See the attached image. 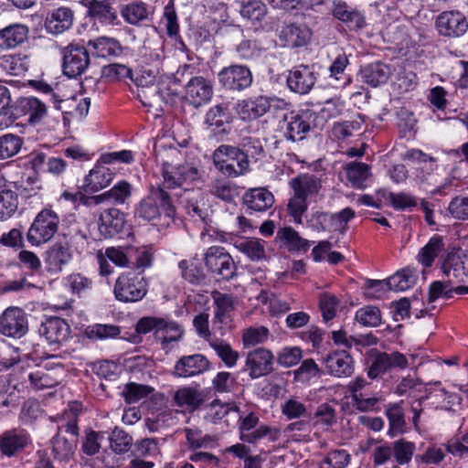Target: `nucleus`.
Here are the masks:
<instances>
[{
	"instance_id": "obj_3",
	"label": "nucleus",
	"mask_w": 468,
	"mask_h": 468,
	"mask_svg": "<svg viewBox=\"0 0 468 468\" xmlns=\"http://www.w3.org/2000/svg\"><path fill=\"white\" fill-rule=\"evenodd\" d=\"M215 167L228 177H238L250 171L249 150L228 144L219 145L212 154Z\"/></svg>"
},
{
	"instance_id": "obj_18",
	"label": "nucleus",
	"mask_w": 468,
	"mask_h": 468,
	"mask_svg": "<svg viewBox=\"0 0 468 468\" xmlns=\"http://www.w3.org/2000/svg\"><path fill=\"white\" fill-rule=\"evenodd\" d=\"M316 80L314 67L301 64L290 70L287 85L295 93L307 94L314 88Z\"/></svg>"
},
{
	"instance_id": "obj_33",
	"label": "nucleus",
	"mask_w": 468,
	"mask_h": 468,
	"mask_svg": "<svg viewBox=\"0 0 468 468\" xmlns=\"http://www.w3.org/2000/svg\"><path fill=\"white\" fill-rule=\"evenodd\" d=\"M18 109L27 116L31 124L39 123L48 114L46 103L35 97L22 98L18 102Z\"/></svg>"
},
{
	"instance_id": "obj_13",
	"label": "nucleus",
	"mask_w": 468,
	"mask_h": 468,
	"mask_svg": "<svg viewBox=\"0 0 468 468\" xmlns=\"http://www.w3.org/2000/svg\"><path fill=\"white\" fill-rule=\"evenodd\" d=\"M38 333L48 345L57 349L68 341L70 335V326L62 318L49 317L39 326Z\"/></svg>"
},
{
	"instance_id": "obj_54",
	"label": "nucleus",
	"mask_w": 468,
	"mask_h": 468,
	"mask_svg": "<svg viewBox=\"0 0 468 468\" xmlns=\"http://www.w3.org/2000/svg\"><path fill=\"white\" fill-rule=\"evenodd\" d=\"M23 145V139L14 133L0 136V160L11 158L17 154Z\"/></svg>"
},
{
	"instance_id": "obj_26",
	"label": "nucleus",
	"mask_w": 468,
	"mask_h": 468,
	"mask_svg": "<svg viewBox=\"0 0 468 468\" xmlns=\"http://www.w3.org/2000/svg\"><path fill=\"white\" fill-rule=\"evenodd\" d=\"M328 374L342 378L348 377L354 371V360L346 350H336L324 358Z\"/></svg>"
},
{
	"instance_id": "obj_56",
	"label": "nucleus",
	"mask_w": 468,
	"mask_h": 468,
	"mask_svg": "<svg viewBox=\"0 0 468 468\" xmlns=\"http://www.w3.org/2000/svg\"><path fill=\"white\" fill-rule=\"evenodd\" d=\"M109 439L111 449L116 454H124L132 448L133 437L118 427L113 429Z\"/></svg>"
},
{
	"instance_id": "obj_49",
	"label": "nucleus",
	"mask_w": 468,
	"mask_h": 468,
	"mask_svg": "<svg viewBox=\"0 0 468 468\" xmlns=\"http://www.w3.org/2000/svg\"><path fill=\"white\" fill-rule=\"evenodd\" d=\"M351 459V454L346 450H331L319 463L318 468H346L349 465Z\"/></svg>"
},
{
	"instance_id": "obj_61",
	"label": "nucleus",
	"mask_w": 468,
	"mask_h": 468,
	"mask_svg": "<svg viewBox=\"0 0 468 468\" xmlns=\"http://www.w3.org/2000/svg\"><path fill=\"white\" fill-rule=\"evenodd\" d=\"M270 336V331L265 326H251L244 330L242 343L245 348L264 344Z\"/></svg>"
},
{
	"instance_id": "obj_21",
	"label": "nucleus",
	"mask_w": 468,
	"mask_h": 468,
	"mask_svg": "<svg viewBox=\"0 0 468 468\" xmlns=\"http://www.w3.org/2000/svg\"><path fill=\"white\" fill-rule=\"evenodd\" d=\"M213 96L211 82L203 77H194L186 85V100L197 108L207 103Z\"/></svg>"
},
{
	"instance_id": "obj_29",
	"label": "nucleus",
	"mask_w": 468,
	"mask_h": 468,
	"mask_svg": "<svg viewBox=\"0 0 468 468\" xmlns=\"http://www.w3.org/2000/svg\"><path fill=\"white\" fill-rule=\"evenodd\" d=\"M106 164L99 159L96 165L90 171L84 179V188L87 192H98L107 187L114 178V172L105 166Z\"/></svg>"
},
{
	"instance_id": "obj_1",
	"label": "nucleus",
	"mask_w": 468,
	"mask_h": 468,
	"mask_svg": "<svg viewBox=\"0 0 468 468\" xmlns=\"http://www.w3.org/2000/svg\"><path fill=\"white\" fill-rule=\"evenodd\" d=\"M438 259L440 269L448 282H462L467 277L464 256L441 235L434 234L419 250L416 260L424 268H431Z\"/></svg>"
},
{
	"instance_id": "obj_30",
	"label": "nucleus",
	"mask_w": 468,
	"mask_h": 468,
	"mask_svg": "<svg viewBox=\"0 0 468 468\" xmlns=\"http://www.w3.org/2000/svg\"><path fill=\"white\" fill-rule=\"evenodd\" d=\"M72 259L70 249L68 246L56 243L48 249L46 253L45 263L47 271L50 273H58L62 271Z\"/></svg>"
},
{
	"instance_id": "obj_32",
	"label": "nucleus",
	"mask_w": 468,
	"mask_h": 468,
	"mask_svg": "<svg viewBox=\"0 0 468 468\" xmlns=\"http://www.w3.org/2000/svg\"><path fill=\"white\" fill-rule=\"evenodd\" d=\"M243 201L249 209L263 212L272 207L274 197L265 188H254L245 193Z\"/></svg>"
},
{
	"instance_id": "obj_51",
	"label": "nucleus",
	"mask_w": 468,
	"mask_h": 468,
	"mask_svg": "<svg viewBox=\"0 0 468 468\" xmlns=\"http://www.w3.org/2000/svg\"><path fill=\"white\" fill-rule=\"evenodd\" d=\"M142 58L147 64H152L153 67L159 68L162 59L165 58L164 46L162 41H145L142 50Z\"/></svg>"
},
{
	"instance_id": "obj_16",
	"label": "nucleus",
	"mask_w": 468,
	"mask_h": 468,
	"mask_svg": "<svg viewBox=\"0 0 468 468\" xmlns=\"http://www.w3.org/2000/svg\"><path fill=\"white\" fill-rule=\"evenodd\" d=\"M81 4L87 9V16L101 25L120 24L114 0H82Z\"/></svg>"
},
{
	"instance_id": "obj_62",
	"label": "nucleus",
	"mask_w": 468,
	"mask_h": 468,
	"mask_svg": "<svg viewBox=\"0 0 468 468\" xmlns=\"http://www.w3.org/2000/svg\"><path fill=\"white\" fill-rule=\"evenodd\" d=\"M153 391L150 386L131 382L125 385L122 396L126 403L132 404L148 397Z\"/></svg>"
},
{
	"instance_id": "obj_55",
	"label": "nucleus",
	"mask_w": 468,
	"mask_h": 468,
	"mask_svg": "<svg viewBox=\"0 0 468 468\" xmlns=\"http://www.w3.org/2000/svg\"><path fill=\"white\" fill-rule=\"evenodd\" d=\"M378 195L388 200L396 210H405L417 206L416 198L409 193H392L382 190Z\"/></svg>"
},
{
	"instance_id": "obj_4",
	"label": "nucleus",
	"mask_w": 468,
	"mask_h": 468,
	"mask_svg": "<svg viewBox=\"0 0 468 468\" xmlns=\"http://www.w3.org/2000/svg\"><path fill=\"white\" fill-rule=\"evenodd\" d=\"M135 331L139 335H146L153 332L154 338L161 343L163 348L172 342L179 341L183 335V329L176 321L166 317L144 316L135 325Z\"/></svg>"
},
{
	"instance_id": "obj_59",
	"label": "nucleus",
	"mask_w": 468,
	"mask_h": 468,
	"mask_svg": "<svg viewBox=\"0 0 468 468\" xmlns=\"http://www.w3.org/2000/svg\"><path fill=\"white\" fill-rule=\"evenodd\" d=\"M31 388L35 390L54 388L58 385L59 380L52 373L43 369L31 372L27 376Z\"/></svg>"
},
{
	"instance_id": "obj_17",
	"label": "nucleus",
	"mask_w": 468,
	"mask_h": 468,
	"mask_svg": "<svg viewBox=\"0 0 468 468\" xmlns=\"http://www.w3.org/2000/svg\"><path fill=\"white\" fill-rule=\"evenodd\" d=\"M314 117V113L310 111L292 112L289 115H285L283 122L286 139L292 142L303 139L311 129Z\"/></svg>"
},
{
	"instance_id": "obj_58",
	"label": "nucleus",
	"mask_w": 468,
	"mask_h": 468,
	"mask_svg": "<svg viewBox=\"0 0 468 468\" xmlns=\"http://www.w3.org/2000/svg\"><path fill=\"white\" fill-rule=\"evenodd\" d=\"M393 456L399 465H405L410 463L414 454L416 446L414 442L399 439L392 442Z\"/></svg>"
},
{
	"instance_id": "obj_6",
	"label": "nucleus",
	"mask_w": 468,
	"mask_h": 468,
	"mask_svg": "<svg viewBox=\"0 0 468 468\" xmlns=\"http://www.w3.org/2000/svg\"><path fill=\"white\" fill-rule=\"evenodd\" d=\"M204 262L207 271L218 279L229 281L236 276L237 266L223 247H209L204 255Z\"/></svg>"
},
{
	"instance_id": "obj_10",
	"label": "nucleus",
	"mask_w": 468,
	"mask_h": 468,
	"mask_svg": "<svg viewBox=\"0 0 468 468\" xmlns=\"http://www.w3.org/2000/svg\"><path fill=\"white\" fill-rule=\"evenodd\" d=\"M435 28L441 37L458 38L468 30V20L458 10L443 11L435 19Z\"/></svg>"
},
{
	"instance_id": "obj_12",
	"label": "nucleus",
	"mask_w": 468,
	"mask_h": 468,
	"mask_svg": "<svg viewBox=\"0 0 468 468\" xmlns=\"http://www.w3.org/2000/svg\"><path fill=\"white\" fill-rule=\"evenodd\" d=\"M28 330L27 315L19 307H8L0 315V333L7 337L21 338Z\"/></svg>"
},
{
	"instance_id": "obj_39",
	"label": "nucleus",
	"mask_w": 468,
	"mask_h": 468,
	"mask_svg": "<svg viewBox=\"0 0 468 468\" xmlns=\"http://www.w3.org/2000/svg\"><path fill=\"white\" fill-rule=\"evenodd\" d=\"M88 45L101 58L118 57L123 51L120 41L113 37H100L90 40Z\"/></svg>"
},
{
	"instance_id": "obj_36",
	"label": "nucleus",
	"mask_w": 468,
	"mask_h": 468,
	"mask_svg": "<svg viewBox=\"0 0 468 468\" xmlns=\"http://www.w3.org/2000/svg\"><path fill=\"white\" fill-rule=\"evenodd\" d=\"M402 404L403 401H399L386 406L385 414L389 425L388 435L390 437H395L405 431L406 420Z\"/></svg>"
},
{
	"instance_id": "obj_43",
	"label": "nucleus",
	"mask_w": 468,
	"mask_h": 468,
	"mask_svg": "<svg viewBox=\"0 0 468 468\" xmlns=\"http://www.w3.org/2000/svg\"><path fill=\"white\" fill-rule=\"evenodd\" d=\"M332 340L334 344L342 346L344 349L348 351L354 345L355 346H371L377 344V337L372 334L367 335L361 338H356L349 335L345 330L339 329L335 330L332 333Z\"/></svg>"
},
{
	"instance_id": "obj_40",
	"label": "nucleus",
	"mask_w": 468,
	"mask_h": 468,
	"mask_svg": "<svg viewBox=\"0 0 468 468\" xmlns=\"http://www.w3.org/2000/svg\"><path fill=\"white\" fill-rule=\"evenodd\" d=\"M349 65L348 57L345 54H339L329 67V80L335 88H344L351 82L350 77L346 73V69Z\"/></svg>"
},
{
	"instance_id": "obj_24",
	"label": "nucleus",
	"mask_w": 468,
	"mask_h": 468,
	"mask_svg": "<svg viewBox=\"0 0 468 468\" xmlns=\"http://www.w3.org/2000/svg\"><path fill=\"white\" fill-rule=\"evenodd\" d=\"M30 443L28 433L22 429H13L0 435V452L7 456H15Z\"/></svg>"
},
{
	"instance_id": "obj_20",
	"label": "nucleus",
	"mask_w": 468,
	"mask_h": 468,
	"mask_svg": "<svg viewBox=\"0 0 468 468\" xmlns=\"http://www.w3.org/2000/svg\"><path fill=\"white\" fill-rule=\"evenodd\" d=\"M289 186L292 193L308 200L319 195L323 180L318 175L302 173L289 181Z\"/></svg>"
},
{
	"instance_id": "obj_8",
	"label": "nucleus",
	"mask_w": 468,
	"mask_h": 468,
	"mask_svg": "<svg viewBox=\"0 0 468 468\" xmlns=\"http://www.w3.org/2000/svg\"><path fill=\"white\" fill-rule=\"evenodd\" d=\"M61 54L63 73L69 78L81 75L90 65V54L81 44L70 43L62 48Z\"/></svg>"
},
{
	"instance_id": "obj_14",
	"label": "nucleus",
	"mask_w": 468,
	"mask_h": 468,
	"mask_svg": "<svg viewBox=\"0 0 468 468\" xmlns=\"http://www.w3.org/2000/svg\"><path fill=\"white\" fill-rule=\"evenodd\" d=\"M280 103L284 101L277 98L266 96L247 98L238 102L237 112L244 121L255 120L264 115L271 107L279 106Z\"/></svg>"
},
{
	"instance_id": "obj_46",
	"label": "nucleus",
	"mask_w": 468,
	"mask_h": 468,
	"mask_svg": "<svg viewBox=\"0 0 468 468\" xmlns=\"http://www.w3.org/2000/svg\"><path fill=\"white\" fill-rule=\"evenodd\" d=\"M416 281V270L408 267L390 276L388 279V285H389L391 291L402 292L411 288Z\"/></svg>"
},
{
	"instance_id": "obj_23",
	"label": "nucleus",
	"mask_w": 468,
	"mask_h": 468,
	"mask_svg": "<svg viewBox=\"0 0 468 468\" xmlns=\"http://www.w3.org/2000/svg\"><path fill=\"white\" fill-rule=\"evenodd\" d=\"M29 36V27L22 23H13L0 28V50L8 51L24 45Z\"/></svg>"
},
{
	"instance_id": "obj_57",
	"label": "nucleus",
	"mask_w": 468,
	"mask_h": 468,
	"mask_svg": "<svg viewBox=\"0 0 468 468\" xmlns=\"http://www.w3.org/2000/svg\"><path fill=\"white\" fill-rule=\"evenodd\" d=\"M355 319L363 326L377 327L381 324V312L376 306L367 305L356 312Z\"/></svg>"
},
{
	"instance_id": "obj_7",
	"label": "nucleus",
	"mask_w": 468,
	"mask_h": 468,
	"mask_svg": "<svg viewBox=\"0 0 468 468\" xmlns=\"http://www.w3.org/2000/svg\"><path fill=\"white\" fill-rule=\"evenodd\" d=\"M59 218L56 212L45 208L35 218L27 231V240L32 245H39L50 240L58 231Z\"/></svg>"
},
{
	"instance_id": "obj_64",
	"label": "nucleus",
	"mask_w": 468,
	"mask_h": 468,
	"mask_svg": "<svg viewBox=\"0 0 468 468\" xmlns=\"http://www.w3.org/2000/svg\"><path fill=\"white\" fill-rule=\"evenodd\" d=\"M212 297L216 304L215 320L223 323L227 314L233 309V298L219 292H213Z\"/></svg>"
},
{
	"instance_id": "obj_37",
	"label": "nucleus",
	"mask_w": 468,
	"mask_h": 468,
	"mask_svg": "<svg viewBox=\"0 0 468 468\" xmlns=\"http://www.w3.org/2000/svg\"><path fill=\"white\" fill-rule=\"evenodd\" d=\"M276 239L289 251H307L310 247L309 240L302 238L300 234L292 227H284L278 229Z\"/></svg>"
},
{
	"instance_id": "obj_63",
	"label": "nucleus",
	"mask_w": 468,
	"mask_h": 468,
	"mask_svg": "<svg viewBox=\"0 0 468 468\" xmlns=\"http://www.w3.org/2000/svg\"><path fill=\"white\" fill-rule=\"evenodd\" d=\"M75 447V441H69L59 433L52 439V452L58 460L65 461L69 459L74 453Z\"/></svg>"
},
{
	"instance_id": "obj_45",
	"label": "nucleus",
	"mask_w": 468,
	"mask_h": 468,
	"mask_svg": "<svg viewBox=\"0 0 468 468\" xmlns=\"http://www.w3.org/2000/svg\"><path fill=\"white\" fill-rule=\"evenodd\" d=\"M231 120V113L228 102H222L210 108L205 117V122L209 127L221 129L225 131L224 125L229 123Z\"/></svg>"
},
{
	"instance_id": "obj_60",
	"label": "nucleus",
	"mask_w": 468,
	"mask_h": 468,
	"mask_svg": "<svg viewBox=\"0 0 468 468\" xmlns=\"http://www.w3.org/2000/svg\"><path fill=\"white\" fill-rule=\"evenodd\" d=\"M235 51L239 59L249 61L260 58L262 48L257 40L244 39L236 46Z\"/></svg>"
},
{
	"instance_id": "obj_34",
	"label": "nucleus",
	"mask_w": 468,
	"mask_h": 468,
	"mask_svg": "<svg viewBox=\"0 0 468 468\" xmlns=\"http://www.w3.org/2000/svg\"><path fill=\"white\" fill-rule=\"evenodd\" d=\"M17 207V194L6 186L4 176L0 175V221L10 218Z\"/></svg>"
},
{
	"instance_id": "obj_38",
	"label": "nucleus",
	"mask_w": 468,
	"mask_h": 468,
	"mask_svg": "<svg viewBox=\"0 0 468 468\" xmlns=\"http://www.w3.org/2000/svg\"><path fill=\"white\" fill-rule=\"evenodd\" d=\"M30 58L27 54L16 53L0 58V67L8 74L22 76L29 69Z\"/></svg>"
},
{
	"instance_id": "obj_22",
	"label": "nucleus",
	"mask_w": 468,
	"mask_h": 468,
	"mask_svg": "<svg viewBox=\"0 0 468 468\" xmlns=\"http://www.w3.org/2000/svg\"><path fill=\"white\" fill-rule=\"evenodd\" d=\"M332 15L344 23L349 30L357 31L366 26V18L363 13L343 0L333 2Z\"/></svg>"
},
{
	"instance_id": "obj_19",
	"label": "nucleus",
	"mask_w": 468,
	"mask_h": 468,
	"mask_svg": "<svg viewBox=\"0 0 468 468\" xmlns=\"http://www.w3.org/2000/svg\"><path fill=\"white\" fill-rule=\"evenodd\" d=\"M210 362L202 354H194L180 357L175 367L173 374L177 378H192L209 370Z\"/></svg>"
},
{
	"instance_id": "obj_35",
	"label": "nucleus",
	"mask_w": 468,
	"mask_h": 468,
	"mask_svg": "<svg viewBox=\"0 0 468 468\" xmlns=\"http://www.w3.org/2000/svg\"><path fill=\"white\" fill-rule=\"evenodd\" d=\"M390 73L389 66L381 62L370 63L361 69V77L364 82L372 87L386 83Z\"/></svg>"
},
{
	"instance_id": "obj_31",
	"label": "nucleus",
	"mask_w": 468,
	"mask_h": 468,
	"mask_svg": "<svg viewBox=\"0 0 468 468\" xmlns=\"http://www.w3.org/2000/svg\"><path fill=\"white\" fill-rule=\"evenodd\" d=\"M206 399L203 390L194 387H183L174 394V401L178 407H186L190 411L197 410Z\"/></svg>"
},
{
	"instance_id": "obj_28",
	"label": "nucleus",
	"mask_w": 468,
	"mask_h": 468,
	"mask_svg": "<svg viewBox=\"0 0 468 468\" xmlns=\"http://www.w3.org/2000/svg\"><path fill=\"white\" fill-rule=\"evenodd\" d=\"M311 31L303 24H289L282 27L279 38L283 46L289 48H300L308 44L311 39Z\"/></svg>"
},
{
	"instance_id": "obj_50",
	"label": "nucleus",
	"mask_w": 468,
	"mask_h": 468,
	"mask_svg": "<svg viewBox=\"0 0 468 468\" xmlns=\"http://www.w3.org/2000/svg\"><path fill=\"white\" fill-rule=\"evenodd\" d=\"M133 186L125 181L121 180L116 183L110 190L103 193L105 201H111L114 205L124 204L132 196Z\"/></svg>"
},
{
	"instance_id": "obj_9",
	"label": "nucleus",
	"mask_w": 468,
	"mask_h": 468,
	"mask_svg": "<svg viewBox=\"0 0 468 468\" xmlns=\"http://www.w3.org/2000/svg\"><path fill=\"white\" fill-rule=\"evenodd\" d=\"M408 366L409 363L406 356L399 352L386 353L375 350L370 356L367 377L371 379H376L392 368L404 369Z\"/></svg>"
},
{
	"instance_id": "obj_25",
	"label": "nucleus",
	"mask_w": 468,
	"mask_h": 468,
	"mask_svg": "<svg viewBox=\"0 0 468 468\" xmlns=\"http://www.w3.org/2000/svg\"><path fill=\"white\" fill-rule=\"evenodd\" d=\"M183 204L186 212L194 218L204 220L207 217L205 197L200 189L185 187L183 193L173 194Z\"/></svg>"
},
{
	"instance_id": "obj_47",
	"label": "nucleus",
	"mask_w": 468,
	"mask_h": 468,
	"mask_svg": "<svg viewBox=\"0 0 468 468\" xmlns=\"http://www.w3.org/2000/svg\"><path fill=\"white\" fill-rule=\"evenodd\" d=\"M235 3L244 18L261 21L267 14V7L261 0H235Z\"/></svg>"
},
{
	"instance_id": "obj_41",
	"label": "nucleus",
	"mask_w": 468,
	"mask_h": 468,
	"mask_svg": "<svg viewBox=\"0 0 468 468\" xmlns=\"http://www.w3.org/2000/svg\"><path fill=\"white\" fill-rule=\"evenodd\" d=\"M124 225V214L117 208H109L101 214L100 229L104 228L110 236L122 232Z\"/></svg>"
},
{
	"instance_id": "obj_5",
	"label": "nucleus",
	"mask_w": 468,
	"mask_h": 468,
	"mask_svg": "<svg viewBox=\"0 0 468 468\" xmlns=\"http://www.w3.org/2000/svg\"><path fill=\"white\" fill-rule=\"evenodd\" d=\"M148 292V284L141 272L125 271L121 273L113 286L115 298L122 303L141 301Z\"/></svg>"
},
{
	"instance_id": "obj_27",
	"label": "nucleus",
	"mask_w": 468,
	"mask_h": 468,
	"mask_svg": "<svg viewBox=\"0 0 468 468\" xmlns=\"http://www.w3.org/2000/svg\"><path fill=\"white\" fill-rule=\"evenodd\" d=\"M73 22V11L69 7L60 6L48 13L45 28L52 35H59L71 28Z\"/></svg>"
},
{
	"instance_id": "obj_44",
	"label": "nucleus",
	"mask_w": 468,
	"mask_h": 468,
	"mask_svg": "<svg viewBox=\"0 0 468 468\" xmlns=\"http://www.w3.org/2000/svg\"><path fill=\"white\" fill-rule=\"evenodd\" d=\"M266 242L261 239L250 238L237 241L236 248L251 261H259L266 258Z\"/></svg>"
},
{
	"instance_id": "obj_11",
	"label": "nucleus",
	"mask_w": 468,
	"mask_h": 468,
	"mask_svg": "<svg viewBox=\"0 0 468 468\" xmlns=\"http://www.w3.org/2000/svg\"><path fill=\"white\" fill-rule=\"evenodd\" d=\"M218 82L227 90L241 91L251 86L252 72L249 67L232 64L224 67L218 74Z\"/></svg>"
},
{
	"instance_id": "obj_53",
	"label": "nucleus",
	"mask_w": 468,
	"mask_h": 468,
	"mask_svg": "<svg viewBox=\"0 0 468 468\" xmlns=\"http://www.w3.org/2000/svg\"><path fill=\"white\" fill-rule=\"evenodd\" d=\"M209 346L213 348L227 367H233L236 366L239 358V355L229 343L217 339L211 341Z\"/></svg>"
},
{
	"instance_id": "obj_48",
	"label": "nucleus",
	"mask_w": 468,
	"mask_h": 468,
	"mask_svg": "<svg viewBox=\"0 0 468 468\" xmlns=\"http://www.w3.org/2000/svg\"><path fill=\"white\" fill-rule=\"evenodd\" d=\"M121 15L128 24L138 25L148 18V6L143 2H133L122 7Z\"/></svg>"
},
{
	"instance_id": "obj_42",
	"label": "nucleus",
	"mask_w": 468,
	"mask_h": 468,
	"mask_svg": "<svg viewBox=\"0 0 468 468\" xmlns=\"http://www.w3.org/2000/svg\"><path fill=\"white\" fill-rule=\"evenodd\" d=\"M346 176L353 187L363 188L370 176V166L365 163L350 162L344 167Z\"/></svg>"
},
{
	"instance_id": "obj_52",
	"label": "nucleus",
	"mask_w": 468,
	"mask_h": 468,
	"mask_svg": "<svg viewBox=\"0 0 468 468\" xmlns=\"http://www.w3.org/2000/svg\"><path fill=\"white\" fill-rule=\"evenodd\" d=\"M264 437H268L270 441H277L280 438V430L262 424L257 426L250 432H246L245 434L239 436L241 441L252 444L257 443Z\"/></svg>"
},
{
	"instance_id": "obj_15",
	"label": "nucleus",
	"mask_w": 468,
	"mask_h": 468,
	"mask_svg": "<svg viewBox=\"0 0 468 468\" xmlns=\"http://www.w3.org/2000/svg\"><path fill=\"white\" fill-rule=\"evenodd\" d=\"M274 356L271 350L263 347L250 351L247 355L243 371L252 379L270 374L273 370Z\"/></svg>"
},
{
	"instance_id": "obj_2",
	"label": "nucleus",
	"mask_w": 468,
	"mask_h": 468,
	"mask_svg": "<svg viewBox=\"0 0 468 468\" xmlns=\"http://www.w3.org/2000/svg\"><path fill=\"white\" fill-rule=\"evenodd\" d=\"M176 214L172 195L163 187H152L150 193L135 207L136 218L151 221L161 218H173Z\"/></svg>"
}]
</instances>
